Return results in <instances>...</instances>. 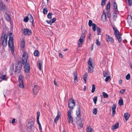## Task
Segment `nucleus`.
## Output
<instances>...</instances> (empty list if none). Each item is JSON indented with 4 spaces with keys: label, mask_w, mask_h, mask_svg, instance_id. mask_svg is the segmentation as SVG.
I'll list each match as a JSON object with an SVG mask.
<instances>
[{
    "label": "nucleus",
    "mask_w": 132,
    "mask_h": 132,
    "mask_svg": "<svg viewBox=\"0 0 132 132\" xmlns=\"http://www.w3.org/2000/svg\"><path fill=\"white\" fill-rule=\"evenodd\" d=\"M96 44L97 46H100L101 45V43L99 41V40L98 39H97L96 40Z\"/></svg>",
    "instance_id": "obj_47"
},
{
    "label": "nucleus",
    "mask_w": 132,
    "mask_h": 132,
    "mask_svg": "<svg viewBox=\"0 0 132 132\" xmlns=\"http://www.w3.org/2000/svg\"><path fill=\"white\" fill-rule=\"evenodd\" d=\"M117 17V14L115 12L114 13H113V20H116L115 18H116Z\"/></svg>",
    "instance_id": "obj_51"
},
{
    "label": "nucleus",
    "mask_w": 132,
    "mask_h": 132,
    "mask_svg": "<svg viewBox=\"0 0 132 132\" xmlns=\"http://www.w3.org/2000/svg\"><path fill=\"white\" fill-rule=\"evenodd\" d=\"M110 2H109L108 3V4L107 6H106V10L107 11H109L110 10Z\"/></svg>",
    "instance_id": "obj_33"
},
{
    "label": "nucleus",
    "mask_w": 132,
    "mask_h": 132,
    "mask_svg": "<svg viewBox=\"0 0 132 132\" xmlns=\"http://www.w3.org/2000/svg\"><path fill=\"white\" fill-rule=\"evenodd\" d=\"M73 74L74 77V82L75 83H77L78 81L77 78V73L76 72H74Z\"/></svg>",
    "instance_id": "obj_19"
},
{
    "label": "nucleus",
    "mask_w": 132,
    "mask_h": 132,
    "mask_svg": "<svg viewBox=\"0 0 132 132\" xmlns=\"http://www.w3.org/2000/svg\"><path fill=\"white\" fill-rule=\"evenodd\" d=\"M78 111H76V115L77 116H81L80 113L81 112V110L80 108V105H79V107L78 108Z\"/></svg>",
    "instance_id": "obj_18"
},
{
    "label": "nucleus",
    "mask_w": 132,
    "mask_h": 132,
    "mask_svg": "<svg viewBox=\"0 0 132 132\" xmlns=\"http://www.w3.org/2000/svg\"><path fill=\"white\" fill-rule=\"evenodd\" d=\"M76 119L77 121H79V120H80L81 116L79 117L77 116V117H76Z\"/></svg>",
    "instance_id": "obj_56"
},
{
    "label": "nucleus",
    "mask_w": 132,
    "mask_h": 132,
    "mask_svg": "<svg viewBox=\"0 0 132 132\" xmlns=\"http://www.w3.org/2000/svg\"><path fill=\"white\" fill-rule=\"evenodd\" d=\"M28 16H29V20L30 22L32 23V24L33 25L34 23V19L32 15L31 14H29L28 15Z\"/></svg>",
    "instance_id": "obj_22"
},
{
    "label": "nucleus",
    "mask_w": 132,
    "mask_h": 132,
    "mask_svg": "<svg viewBox=\"0 0 132 132\" xmlns=\"http://www.w3.org/2000/svg\"><path fill=\"white\" fill-rule=\"evenodd\" d=\"M23 77L22 75H20L19 78V82L23 81Z\"/></svg>",
    "instance_id": "obj_32"
},
{
    "label": "nucleus",
    "mask_w": 132,
    "mask_h": 132,
    "mask_svg": "<svg viewBox=\"0 0 132 132\" xmlns=\"http://www.w3.org/2000/svg\"><path fill=\"white\" fill-rule=\"evenodd\" d=\"M23 32L24 34L25 35H30L31 33V31L28 28H24L23 30Z\"/></svg>",
    "instance_id": "obj_11"
},
{
    "label": "nucleus",
    "mask_w": 132,
    "mask_h": 132,
    "mask_svg": "<svg viewBox=\"0 0 132 132\" xmlns=\"http://www.w3.org/2000/svg\"><path fill=\"white\" fill-rule=\"evenodd\" d=\"M106 77L105 79V81L106 82H107L108 81V80L110 78V76H108Z\"/></svg>",
    "instance_id": "obj_54"
},
{
    "label": "nucleus",
    "mask_w": 132,
    "mask_h": 132,
    "mask_svg": "<svg viewBox=\"0 0 132 132\" xmlns=\"http://www.w3.org/2000/svg\"><path fill=\"white\" fill-rule=\"evenodd\" d=\"M106 1V0H102L101 5L102 6H103L105 4Z\"/></svg>",
    "instance_id": "obj_50"
},
{
    "label": "nucleus",
    "mask_w": 132,
    "mask_h": 132,
    "mask_svg": "<svg viewBox=\"0 0 132 132\" xmlns=\"http://www.w3.org/2000/svg\"><path fill=\"white\" fill-rule=\"evenodd\" d=\"M102 20H103V21H106V15L104 12V11H103V13L102 16Z\"/></svg>",
    "instance_id": "obj_23"
},
{
    "label": "nucleus",
    "mask_w": 132,
    "mask_h": 132,
    "mask_svg": "<svg viewBox=\"0 0 132 132\" xmlns=\"http://www.w3.org/2000/svg\"><path fill=\"white\" fill-rule=\"evenodd\" d=\"M113 28L114 31V35L115 36L118 40V42L119 43H120L121 42V40L120 39V34L119 31L116 28H115L114 27H113Z\"/></svg>",
    "instance_id": "obj_2"
},
{
    "label": "nucleus",
    "mask_w": 132,
    "mask_h": 132,
    "mask_svg": "<svg viewBox=\"0 0 132 132\" xmlns=\"http://www.w3.org/2000/svg\"><path fill=\"white\" fill-rule=\"evenodd\" d=\"M14 44L13 38H10L8 41V45L9 47L11 48L12 53L13 54L14 53Z\"/></svg>",
    "instance_id": "obj_1"
},
{
    "label": "nucleus",
    "mask_w": 132,
    "mask_h": 132,
    "mask_svg": "<svg viewBox=\"0 0 132 132\" xmlns=\"http://www.w3.org/2000/svg\"><path fill=\"white\" fill-rule=\"evenodd\" d=\"M102 93L103 94V97L106 98L108 97V95L106 93L103 92Z\"/></svg>",
    "instance_id": "obj_45"
},
{
    "label": "nucleus",
    "mask_w": 132,
    "mask_h": 132,
    "mask_svg": "<svg viewBox=\"0 0 132 132\" xmlns=\"http://www.w3.org/2000/svg\"><path fill=\"white\" fill-rule=\"evenodd\" d=\"M96 30L97 32H98V33H97V34L99 35V34L101 35V34H100L99 33H100L101 31V29L99 28L98 27H96Z\"/></svg>",
    "instance_id": "obj_43"
},
{
    "label": "nucleus",
    "mask_w": 132,
    "mask_h": 132,
    "mask_svg": "<svg viewBox=\"0 0 132 132\" xmlns=\"http://www.w3.org/2000/svg\"><path fill=\"white\" fill-rule=\"evenodd\" d=\"M88 24V25L90 26H91L92 25H93V23H92V20H89Z\"/></svg>",
    "instance_id": "obj_49"
},
{
    "label": "nucleus",
    "mask_w": 132,
    "mask_h": 132,
    "mask_svg": "<svg viewBox=\"0 0 132 132\" xmlns=\"http://www.w3.org/2000/svg\"><path fill=\"white\" fill-rule=\"evenodd\" d=\"M85 34L84 33L81 35L80 38L79 39L78 41V45L79 47H80V45L82 44V43L83 42V39L85 38Z\"/></svg>",
    "instance_id": "obj_8"
},
{
    "label": "nucleus",
    "mask_w": 132,
    "mask_h": 132,
    "mask_svg": "<svg viewBox=\"0 0 132 132\" xmlns=\"http://www.w3.org/2000/svg\"><path fill=\"white\" fill-rule=\"evenodd\" d=\"M113 5H114V8L116 7H117V5L115 2H113Z\"/></svg>",
    "instance_id": "obj_64"
},
{
    "label": "nucleus",
    "mask_w": 132,
    "mask_h": 132,
    "mask_svg": "<svg viewBox=\"0 0 132 132\" xmlns=\"http://www.w3.org/2000/svg\"><path fill=\"white\" fill-rule=\"evenodd\" d=\"M130 19L128 18H127V21L128 23H129V26L130 27L132 26V17L131 16H130Z\"/></svg>",
    "instance_id": "obj_24"
},
{
    "label": "nucleus",
    "mask_w": 132,
    "mask_h": 132,
    "mask_svg": "<svg viewBox=\"0 0 132 132\" xmlns=\"http://www.w3.org/2000/svg\"><path fill=\"white\" fill-rule=\"evenodd\" d=\"M124 116L125 120L127 121L128 119L130 116V115L128 113H124Z\"/></svg>",
    "instance_id": "obj_27"
},
{
    "label": "nucleus",
    "mask_w": 132,
    "mask_h": 132,
    "mask_svg": "<svg viewBox=\"0 0 132 132\" xmlns=\"http://www.w3.org/2000/svg\"><path fill=\"white\" fill-rule=\"evenodd\" d=\"M130 78V75L129 73L126 76V79L127 80H129Z\"/></svg>",
    "instance_id": "obj_53"
},
{
    "label": "nucleus",
    "mask_w": 132,
    "mask_h": 132,
    "mask_svg": "<svg viewBox=\"0 0 132 132\" xmlns=\"http://www.w3.org/2000/svg\"><path fill=\"white\" fill-rule=\"evenodd\" d=\"M118 104L120 106H122L123 104V100L121 97L120 98Z\"/></svg>",
    "instance_id": "obj_28"
},
{
    "label": "nucleus",
    "mask_w": 132,
    "mask_h": 132,
    "mask_svg": "<svg viewBox=\"0 0 132 132\" xmlns=\"http://www.w3.org/2000/svg\"><path fill=\"white\" fill-rule=\"evenodd\" d=\"M8 38V35L6 34L4 35V37H1V39L2 42V44L4 47L6 46L7 44V40Z\"/></svg>",
    "instance_id": "obj_4"
},
{
    "label": "nucleus",
    "mask_w": 132,
    "mask_h": 132,
    "mask_svg": "<svg viewBox=\"0 0 132 132\" xmlns=\"http://www.w3.org/2000/svg\"><path fill=\"white\" fill-rule=\"evenodd\" d=\"M75 105V103L73 99H70L69 100L68 106L69 108L71 110L73 108V107Z\"/></svg>",
    "instance_id": "obj_5"
},
{
    "label": "nucleus",
    "mask_w": 132,
    "mask_h": 132,
    "mask_svg": "<svg viewBox=\"0 0 132 132\" xmlns=\"http://www.w3.org/2000/svg\"><path fill=\"white\" fill-rule=\"evenodd\" d=\"M105 36L106 37V39L107 42H109L112 43L114 42V40L112 37L107 34H106Z\"/></svg>",
    "instance_id": "obj_13"
},
{
    "label": "nucleus",
    "mask_w": 132,
    "mask_h": 132,
    "mask_svg": "<svg viewBox=\"0 0 132 132\" xmlns=\"http://www.w3.org/2000/svg\"><path fill=\"white\" fill-rule=\"evenodd\" d=\"M25 46V42L24 40L22 41L21 42L20 47L22 48H24Z\"/></svg>",
    "instance_id": "obj_30"
},
{
    "label": "nucleus",
    "mask_w": 132,
    "mask_h": 132,
    "mask_svg": "<svg viewBox=\"0 0 132 132\" xmlns=\"http://www.w3.org/2000/svg\"><path fill=\"white\" fill-rule=\"evenodd\" d=\"M95 89V87L94 85L93 84L92 86V89L91 91L92 92V93H94Z\"/></svg>",
    "instance_id": "obj_41"
},
{
    "label": "nucleus",
    "mask_w": 132,
    "mask_h": 132,
    "mask_svg": "<svg viewBox=\"0 0 132 132\" xmlns=\"http://www.w3.org/2000/svg\"><path fill=\"white\" fill-rule=\"evenodd\" d=\"M39 64L38 65V68L40 70H41V61L40 60L38 61Z\"/></svg>",
    "instance_id": "obj_39"
},
{
    "label": "nucleus",
    "mask_w": 132,
    "mask_h": 132,
    "mask_svg": "<svg viewBox=\"0 0 132 132\" xmlns=\"http://www.w3.org/2000/svg\"><path fill=\"white\" fill-rule=\"evenodd\" d=\"M22 63L21 61H19L16 64L15 67L22 69Z\"/></svg>",
    "instance_id": "obj_17"
},
{
    "label": "nucleus",
    "mask_w": 132,
    "mask_h": 132,
    "mask_svg": "<svg viewBox=\"0 0 132 132\" xmlns=\"http://www.w3.org/2000/svg\"><path fill=\"white\" fill-rule=\"evenodd\" d=\"M56 18H55L51 19L50 20H46V22L47 23L49 24L50 25H51L52 23H54L55 22L56 20Z\"/></svg>",
    "instance_id": "obj_15"
},
{
    "label": "nucleus",
    "mask_w": 132,
    "mask_h": 132,
    "mask_svg": "<svg viewBox=\"0 0 132 132\" xmlns=\"http://www.w3.org/2000/svg\"><path fill=\"white\" fill-rule=\"evenodd\" d=\"M119 124L118 123H117L114 125L113 127L112 128V129L114 130L115 129H117L119 127Z\"/></svg>",
    "instance_id": "obj_29"
},
{
    "label": "nucleus",
    "mask_w": 132,
    "mask_h": 132,
    "mask_svg": "<svg viewBox=\"0 0 132 132\" xmlns=\"http://www.w3.org/2000/svg\"><path fill=\"white\" fill-rule=\"evenodd\" d=\"M29 20V16L28 15L27 16H26L25 18L23 19V21L25 22H27Z\"/></svg>",
    "instance_id": "obj_37"
},
{
    "label": "nucleus",
    "mask_w": 132,
    "mask_h": 132,
    "mask_svg": "<svg viewBox=\"0 0 132 132\" xmlns=\"http://www.w3.org/2000/svg\"><path fill=\"white\" fill-rule=\"evenodd\" d=\"M125 91V89H122L120 91V93L121 94H123Z\"/></svg>",
    "instance_id": "obj_55"
},
{
    "label": "nucleus",
    "mask_w": 132,
    "mask_h": 132,
    "mask_svg": "<svg viewBox=\"0 0 132 132\" xmlns=\"http://www.w3.org/2000/svg\"><path fill=\"white\" fill-rule=\"evenodd\" d=\"M88 71L90 73L93 72L94 68V64L90 60H88Z\"/></svg>",
    "instance_id": "obj_6"
},
{
    "label": "nucleus",
    "mask_w": 132,
    "mask_h": 132,
    "mask_svg": "<svg viewBox=\"0 0 132 132\" xmlns=\"http://www.w3.org/2000/svg\"><path fill=\"white\" fill-rule=\"evenodd\" d=\"M61 115V113L60 112H57V114L56 116V117H55V118L54 119V122L55 123L57 124V122L58 120L59 119L60 117V116Z\"/></svg>",
    "instance_id": "obj_16"
},
{
    "label": "nucleus",
    "mask_w": 132,
    "mask_h": 132,
    "mask_svg": "<svg viewBox=\"0 0 132 132\" xmlns=\"http://www.w3.org/2000/svg\"><path fill=\"white\" fill-rule=\"evenodd\" d=\"M40 89L39 87L38 86L35 85L33 89V92L34 95H36L39 92Z\"/></svg>",
    "instance_id": "obj_7"
},
{
    "label": "nucleus",
    "mask_w": 132,
    "mask_h": 132,
    "mask_svg": "<svg viewBox=\"0 0 132 132\" xmlns=\"http://www.w3.org/2000/svg\"><path fill=\"white\" fill-rule=\"evenodd\" d=\"M131 0H128V3L129 5L131 6L132 5V3L131 2Z\"/></svg>",
    "instance_id": "obj_58"
},
{
    "label": "nucleus",
    "mask_w": 132,
    "mask_h": 132,
    "mask_svg": "<svg viewBox=\"0 0 132 132\" xmlns=\"http://www.w3.org/2000/svg\"><path fill=\"white\" fill-rule=\"evenodd\" d=\"M48 10L47 8H44L43 9V12L44 14H46L47 13Z\"/></svg>",
    "instance_id": "obj_42"
},
{
    "label": "nucleus",
    "mask_w": 132,
    "mask_h": 132,
    "mask_svg": "<svg viewBox=\"0 0 132 132\" xmlns=\"http://www.w3.org/2000/svg\"><path fill=\"white\" fill-rule=\"evenodd\" d=\"M34 55L35 56H38L39 55V53L37 50H36L34 52Z\"/></svg>",
    "instance_id": "obj_31"
},
{
    "label": "nucleus",
    "mask_w": 132,
    "mask_h": 132,
    "mask_svg": "<svg viewBox=\"0 0 132 132\" xmlns=\"http://www.w3.org/2000/svg\"><path fill=\"white\" fill-rule=\"evenodd\" d=\"M52 14L51 13H49L47 15V17L49 19H51L52 18Z\"/></svg>",
    "instance_id": "obj_44"
},
{
    "label": "nucleus",
    "mask_w": 132,
    "mask_h": 132,
    "mask_svg": "<svg viewBox=\"0 0 132 132\" xmlns=\"http://www.w3.org/2000/svg\"><path fill=\"white\" fill-rule=\"evenodd\" d=\"M116 104H113L112 106V111H116Z\"/></svg>",
    "instance_id": "obj_48"
},
{
    "label": "nucleus",
    "mask_w": 132,
    "mask_h": 132,
    "mask_svg": "<svg viewBox=\"0 0 132 132\" xmlns=\"http://www.w3.org/2000/svg\"><path fill=\"white\" fill-rule=\"evenodd\" d=\"M19 87L22 88H23V81L19 82Z\"/></svg>",
    "instance_id": "obj_35"
},
{
    "label": "nucleus",
    "mask_w": 132,
    "mask_h": 132,
    "mask_svg": "<svg viewBox=\"0 0 132 132\" xmlns=\"http://www.w3.org/2000/svg\"><path fill=\"white\" fill-rule=\"evenodd\" d=\"M87 129L88 130H87V132H92L93 130V129L91 128V126L89 125L87 127Z\"/></svg>",
    "instance_id": "obj_34"
},
{
    "label": "nucleus",
    "mask_w": 132,
    "mask_h": 132,
    "mask_svg": "<svg viewBox=\"0 0 132 132\" xmlns=\"http://www.w3.org/2000/svg\"><path fill=\"white\" fill-rule=\"evenodd\" d=\"M24 67V71L25 72L29 73L30 71V65L29 63H25Z\"/></svg>",
    "instance_id": "obj_10"
},
{
    "label": "nucleus",
    "mask_w": 132,
    "mask_h": 132,
    "mask_svg": "<svg viewBox=\"0 0 132 132\" xmlns=\"http://www.w3.org/2000/svg\"><path fill=\"white\" fill-rule=\"evenodd\" d=\"M4 16L6 20L7 21H10L11 20L10 17L9 15L7 13H5L4 15Z\"/></svg>",
    "instance_id": "obj_21"
},
{
    "label": "nucleus",
    "mask_w": 132,
    "mask_h": 132,
    "mask_svg": "<svg viewBox=\"0 0 132 132\" xmlns=\"http://www.w3.org/2000/svg\"><path fill=\"white\" fill-rule=\"evenodd\" d=\"M28 57V54L27 52H25L23 54L22 57V62L23 65L27 62Z\"/></svg>",
    "instance_id": "obj_3"
},
{
    "label": "nucleus",
    "mask_w": 132,
    "mask_h": 132,
    "mask_svg": "<svg viewBox=\"0 0 132 132\" xmlns=\"http://www.w3.org/2000/svg\"><path fill=\"white\" fill-rule=\"evenodd\" d=\"M21 69L15 67V75H18L21 72Z\"/></svg>",
    "instance_id": "obj_20"
},
{
    "label": "nucleus",
    "mask_w": 132,
    "mask_h": 132,
    "mask_svg": "<svg viewBox=\"0 0 132 132\" xmlns=\"http://www.w3.org/2000/svg\"><path fill=\"white\" fill-rule=\"evenodd\" d=\"M8 78V77L7 76L6 74L4 75H2L1 74V82L2 80H4L5 81H7Z\"/></svg>",
    "instance_id": "obj_12"
},
{
    "label": "nucleus",
    "mask_w": 132,
    "mask_h": 132,
    "mask_svg": "<svg viewBox=\"0 0 132 132\" xmlns=\"http://www.w3.org/2000/svg\"><path fill=\"white\" fill-rule=\"evenodd\" d=\"M14 64H12L11 65V69L12 71H13L14 70Z\"/></svg>",
    "instance_id": "obj_59"
},
{
    "label": "nucleus",
    "mask_w": 132,
    "mask_h": 132,
    "mask_svg": "<svg viewBox=\"0 0 132 132\" xmlns=\"http://www.w3.org/2000/svg\"><path fill=\"white\" fill-rule=\"evenodd\" d=\"M112 117H113L116 113V111H112Z\"/></svg>",
    "instance_id": "obj_60"
},
{
    "label": "nucleus",
    "mask_w": 132,
    "mask_h": 132,
    "mask_svg": "<svg viewBox=\"0 0 132 132\" xmlns=\"http://www.w3.org/2000/svg\"><path fill=\"white\" fill-rule=\"evenodd\" d=\"M88 74L87 73H85L83 76V79L85 84L86 83V79L87 78Z\"/></svg>",
    "instance_id": "obj_26"
},
{
    "label": "nucleus",
    "mask_w": 132,
    "mask_h": 132,
    "mask_svg": "<svg viewBox=\"0 0 132 132\" xmlns=\"http://www.w3.org/2000/svg\"><path fill=\"white\" fill-rule=\"evenodd\" d=\"M37 119H39V117L40 116V112L39 111H38L37 112Z\"/></svg>",
    "instance_id": "obj_52"
},
{
    "label": "nucleus",
    "mask_w": 132,
    "mask_h": 132,
    "mask_svg": "<svg viewBox=\"0 0 132 132\" xmlns=\"http://www.w3.org/2000/svg\"><path fill=\"white\" fill-rule=\"evenodd\" d=\"M79 125L81 128H82L83 127V125L82 123H79Z\"/></svg>",
    "instance_id": "obj_62"
},
{
    "label": "nucleus",
    "mask_w": 132,
    "mask_h": 132,
    "mask_svg": "<svg viewBox=\"0 0 132 132\" xmlns=\"http://www.w3.org/2000/svg\"><path fill=\"white\" fill-rule=\"evenodd\" d=\"M107 14L108 18H110L111 16V13L109 11H107Z\"/></svg>",
    "instance_id": "obj_46"
},
{
    "label": "nucleus",
    "mask_w": 132,
    "mask_h": 132,
    "mask_svg": "<svg viewBox=\"0 0 132 132\" xmlns=\"http://www.w3.org/2000/svg\"><path fill=\"white\" fill-rule=\"evenodd\" d=\"M91 37V35L90 34H89V36L88 37V39H87V40H89V41H90V38Z\"/></svg>",
    "instance_id": "obj_61"
},
{
    "label": "nucleus",
    "mask_w": 132,
    "mask_h": 132,
    "mask_svg": "<svg viewBox=\"0 0 132 132\" xmlns=\"http://www.w3.org/2000/svg\"><path fill=\"white\" fill-rule=\"evenodd\" d=\"M27 128L29 129H31L32 126V125L30 121H29L28 123L27 124Z\"/></svg>",
    "instance_id": "obj_25"
},
{
    "label": "nucleus",
    "mask_w": 132,
    "mask_h": 132,
    "mask_svg": "<svg viewBox=\"0 0 132 132\" xmlns=\"http://www.w3.org/2000/svg\"><path fill=\"white\" fill-rule=\"evenodd\" d=\"M92 26V29L93 31H95L96 30V25L95 23H93Z\"/></svg>",
    "instance_id": "obj_36"
},
{
    "label": "nucleus",
    "mask_w": 132,
    "mask_h": 132,
    "mask_svg": "<svg viewBox=\"0 0 132 132\" xmlns=\"http://www.w3.org/2000/svg\"><path fill=\"white\" fill-rule=\"evenodd\" d=\"M6 7L2 2H1V11H5L6 10Z\"/></svg>",
    "instance_id": "obj_14"
},
{
    "label": "nucleus",
    "mask_w": 132,
    "mask_h": 132,
    "mask_svg": "<svg viewBox=\"0 0 132 132\" xmlns=\"http://www.w3.org/2000/svg\"><path fill=\"white\" fill-rule=\"evenodd\" d=\"M97 112V110L96 108H94L93 110V113L94 114H96Z\"/></svg>",
    "instance_id": "obj_38"
},
{
    "label": "nucleus",
    "mask_w": 132,
    "mask_h": 132,
    "mask_svg": "<svg viewBox=\"0 0 132 132\" xmlns=\"http://www.w3.org/2000/svg\"><path fill=\"white\" fill-rule=\"evenodd\" d=\"M97 96H95L93 98V100L94 102V104H96V102L97 100Z\"/></svg>",
    "instance_id": "obj_40"
},
{
    "label": "nucleus",
    "mask_w": 132,
    "mask_h": 132,
    "mask_svg": "<svg viewBox=\"0 0 132 132\" xmlns=\"http://www.w3.org/2000/svg\"><path fill=\"white\" fill-rule=\"evenodd\" d=\"M13 35V34L12 33H10L9 34V36H10V37H9V39L10 38H13V37H12V35Z\"/></svg>",
    "instance_id": "obj_63"
},
{
    "label": "nucleus",
    "mask_w": 132,
    "mask_h": 132,
    "mask_svg": "<svg viewBox=\"0 0 132 132\" xmlns=\"http://www.w3.org/2000/svg\"><path fill=\"white\" fill-rule=\"evenodd\" d=\"M71 111L70 110L68 111L67 112V115L68 118L67 119L68 120V122L70 123V122H73V119L71 116Z\"/></svg>",
    "instance_id": "obj_9"
},
{
    "label": "nucleus",
    "mask_w": 132,
    "mask_h": 132,
    "mask_svg": "<svg viewBox=\"0 0 132 132\" xmlns=\"http://www.w3.org/2000/svg\"><path fill=\"white\" fill-rule=\"evenodd\" d=\"M103 76L104 77H107L106 76L108 74L106 72V71H103Z\"/></svg>",
    "instance_id": "obj_57"
}]
</instances>
